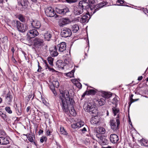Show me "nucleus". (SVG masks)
Returning a JSON list of instances; mask_svg holds the SVG:
<instances>
[{
    "label": "nucleus",
    "mask_w": 148,
    "mask_h": 148,
    "mask_svg": "<svg viewBox=\"0 0 148 148\" xmlns=\"http://www.w3.org/2000/svg\"><path fill=\"white\" fill-rule=\"evenodd\" d=\"M60 96L62 103L61 105L63 111L66 112L69 111L70 114L75 116L76 115V112L73 107L74 103V100L69 97V92L67 90L60 91Z\"/></svg>",
    "instance_id": "nucleus-1"
},
{
    "label": "nucleus",
    "mask_w": 148,
    "mask_h": 148,
    "mask_svg": "<svg viewBox=\"0 0 148 148\" xmlns=\"http://www.w3.org/2000/svg\"><path fill=\"white\" fill-rule=\"evenodd\" d=\"M84 108L85 110L92 114H97L98 111L95 103H87L84 105Z\"/></svg>",
    "instance_id": "nucleus-2"
},
{
    "label": "nucleus",
    "mask_w": 148,
    "mask_h": 148,
    "mask_svg": "<svg viewBox=\"0 0 148 148\" xmlns=\"http://www.w3.org/2000/svg\"><path fill=\"white\" fill-rule=\"evenodd\" d=\"M12 24L13 26L16 27L17 30L21 32H24L29 29L27 24L21 23L17 20L13 21Z\"/></svg>",
    "instance_id": "nucleus-3"
},
{
    "label": "nucleus",
    "mask_w": 148,
    "mask_h": 148,
    "mask_svg": "<svg viewBox=\"0 0 148 148\" xmlns=\"http://www.w3.org/2000/svg\"><path fill=\"white\" fill-rule=\"evenodd\" d=\"M107 4L106 1H103L100 3L94 5L93 8H90L88 10L89 12L90 13L91 15H92L99 9L106 5Z\"/></svg>",
    "instance_id": "nucleus-4"
},
{
    "label": "nucleus",
    "mask_w": 148,
    "mask_h": 148,
    "mask_svg": "<svg viewBox=\"0 0 148 148\" xmlns=\"http://www.w3.org/2000/svg\"><path fill=\"white\" fill-rule=\"evenodd\" d=\"M110 123L112 129L114 131L117 130L118 129L119 126L120 124L119 115H118V116L116 119H111Z\"/></svg>",
    "instance_id": "nucleus-5"
},
{
    "label": "nucleus",
    "mask_w": 148,
    "mask_h": 148,
    "mask_svg": "<svg viewBox=\"0 0 148 148\" xmlns=\"http://www.w3.org/2000/svg\"><path fill=\"white\" fill-rule=\"evenodd\" d=\"M38 34L39 33L35 29H30L27 34V38L28 39L30 40L38 36Z\"/></svg>",
    "instance_id": "nucleus-6"
},
{
    "label": "nucleus",
    "mask_w": 148,
    "mask_h": 148,
    "mask_svg": "<svg viewBox=\"0 0 148 148\" xmlns=\"http://www.w3.org/2000/svg\"><path fill=\"white\" fill-rule=\"evenodd\" d=\"M61 34L62 37L66 38L71 35L72 32L70 29L64 27L62 29Z\"/></svg>",
    "instance_id": "nucleus-7"
},
{
    "label": "nucleus",
    "mask_w": 148,
    "mask_h": 148,
    "mask_svg": "<svg viewBox=\"0 0 148 148\" xmlns=\"http://www.w3.org/2000/svg\"><path fill=\"white\" fill-rule=\"evenodd\" d=\"M34 45L35 47H39L44 45V41L42 39L36 37L34 41Z\"/></svg>",
    "instance_id": "nucleus-8"
},
{
    "label": "nucleus",
    "mask_w": 148,
    "mask_h": 148,
    "mask_svg": "<svg viewBox=\"0 0 148 148\" xmlns=\"http://www.w3.org/2000/svg\"><path fill=\"white\" fill-rule=\"evenodd\" d=\"M79 5L81 7V8H83L84 9H88V13L90 15V13L89 12L88 10L90 8H93L92 6H90L89 4L86 1H80L79 2Z\"/></svg>",
    "instance_id": "nucleus-9"
},
{
    "label": "nucleus",
    "mask_w": 148,
    "mask_h": 148,
    "mask_svg": "<svg viewBox=\"0 0 148 148\" xmlns=\"http://www.w3.org/2000/svg\"><path fill=\"white\" fill-rule=\"evenodd\" d=\"M45 12L46 15L50 17H53L55 14L54 10L51 7L47 8L45 10Z\"/></svg>",
    "instance_id": "nucleus-10"
},
{
    "label": "nucleus",
    "mask_w": 148,
    "mask_h": 148,
    "mask_svg": "<svg viewBox=\"0 0 148 148\" xmlns=\"http://www.w3.org/2000/svg\"><path fill=\"white\" fill-rule=\"evenodd\" d=\"M83 12V8H81L79 5L78 7H74L73 12L75 15H79L82 14Z\"/></svg>",
    "instance_id": "nucleus-11"
},
{
    "label": "nucleus",
    "mask_w": 148,
    "mask_h": 148,
    "mask_svg": "<svg viewBox=\"0 0 148 148\" xmlns=\"http://www.w3.org/2000/svg\"><path fill=\"white\" fill-rule=\"evenodd\" d=\"M84 124V122L81 120H78L75 123L72 124L71 126L72 128L74 129L79 128L83 126Z\"/></svg>",
    "instance_id": "nucleus-12"
},
{
    "label": "nucleus",
    "mask_w": 148,
    "mask_h": 148,
    "mask_svg": "<svg viewBox=\"0 0 148 148\" xmlns=\"http://www.w3.org/2000/svg\"><path fill=\"white\" fill-rule=\"evenodd\" d=\"M59 48V51L61 52H64L66 50V44L64 42H62L57 45Z\"/></svg>",
    "instance_id": "nucleus-13"
},
{
    "label": "nucleus",
    "mask_w": 148,
    "mask_h": 148,
    "mask_svg": "<svg viewBox=\"0 0 148 148\" xmlns=\"http://www.w3.org/2000/svg\"><path fill=\"white\" fill-rule=\"evenodd\" d=\"M110 139V142L114 144L116 143L119 140L118 136L115 134H111Z\"/></svg>",
    "instance_id": "nucleus-14"
},
{
    "label": "nucleus",
    "mask_w": 148,
    "mask_h": 148,
    "mask_svg": "<svg viewBox=\"0 0 148 148\" xmlns=\"http://www.w3.org/2000/svg\"><path fill=\"white\" fill-rule=\"evenodd\" d=\"M97 114H92V117L90 120L91 123L93 124L97 123L99 121V117L97 116Z\"/></svg>",
    "instance_id": "nucleus-15"
},
{
    "label": "nucleus",
    "mask_w": 148,
    "mask_h": 148,
    "mask_svg": "<svg viewBox=\"0 0 148 148\" xmlns=\"http://www.w3.org/2000/svg\"><path fill=\"white\" fill-rule=\"evenodd\" d=\"M12 97L10 95V92H9L5 96V102L8 104H10L12 101Z\"/></svg>",
    "instance_id": "nucleus-16"
},
{
    "label": "nucleus",
    "mask_w": 148,
    "mask_h": 148,
    "mask_svg": "<svg viewBox=\"0 0 148 148\" xmlns=\"http://www.w3.org/2000/svg\"><path fill=\"white\" fill-rule=\"evenodd\" d=\"M50 54L52 56H57L58 53L57 51L56 47V46L51 47L49 49Z\"/></svg>",
    "instance_id": "nucleus-17"
},
{
    "label": "nucleus",
    "mask_w": 148,
    "mask_h": 148,
    "mask_svg": "<svg viewBox=\"0 0 148 148\" xmlns=\"http://www.w3.org/2000/svg\"><path fill=\"white\" fill-rule=\"evenodd\" d=\"M31 23L32 27L35 29H39L41 26L40 22L37 21H33Z\"/></svg>",
    "instance_id": "nucleus-18"
},
{
    "label": "nucleus",
    "mask_w": 148,
    "mask_h": 148,
    "mask_svg": "<svg viewBox=\"0 0 148 148\" xmlns=\"http://www.w3.org/2000/svg\"><path fill=\"white\" fill-rule=\"evenodd\" d=\"M8 139L7 137H0V144L5 145L9 143Z\"/></svg>",
    "instance_id": "nucleus-19"
},
{
    "label": "nucleus",
    "mask_w": 148,
    "mask_h": 148,
    "mask_svg": "<svg viewBox=\"0 0 148 148\" xmlns=\"http://www.w3.org/2000/svg\"><path fill=\"white\" fill-rule=\"evenodd\" d=\"M100 143L103 145H107L108 143V140L106 138V137L103 136H102L100 140H98Z\"/></svg>",
    "instance_id": "nucleus-20"
},
{
    "label": "nucleus",
    "mask_w": 148,
    "mask_h": 148,
    "mask_svg": "<svg viewBox=\"0 0 148 148\" xmlns=\"http://www.w3.org/2000/svg\"><path fill=\"white\" fill-rule=\"evenodd\" d=\"M90 19V17H88L86 15H83L81 18L80 21L81 23H84L88 22Z\"/></svg>",
    "instance_id": "nucleus-21"
},
{
    "label": "nucleus",
    "mask_w": 148,
    "mask_h": 148,
    "mask_svg": "<svg viewBox=\"0 0 148 148\" xmlns=\"http://www.w3.org/2000/svg\"><path fill=\"white\" fill-rule=\"evenodd\" d=\"M69 11V9L67 8H65L61 9H58V12L59 14L63 15H64L66 14V13L68 12Z\"/></svg>",
    "instance_id": "nucleus-22"
},
{
    "label": "nucleus",
    "mask_w": 148,
    "mask_h": 148,
    "mask_svg": "<svg viewBox=\"0 0 148 148\" xmlns=\"http://www.w3.org/2000/svg\"><path fill=\"white\" fill-rule=\"evenodd\" d=\"M102 96L105 98L108 99L112 96V95L108 92H102Z\"/></svg>",
    "instance_id": "nucleus-23"
},
{
    "label": "nucleus",
    "mask_w": 148,
    "mask_h": 148,
    "mask_svg": "<svg viewBox=\"0 0 148 148\" xmlns=\"http://www.w3.org/2000/svg\"><path fill=\"white\" fill-rule=\"evenodd\" d=\"M51 36V34L48 32L45 33L44 35L45 39L46 40L48 41L50 40Z\"/></svg>",
    "instance_id": "nucleus-24"
},
{
    "label": "nucleus",
    "mask_w": 148,
    "mask_h": 148,
    "mask_svg": "<svg viewBox=\"0 0 148 148\" xmlns=\"http://www.w3.org/2000/svg\"><path fill=\"white\" fill-rule=\"evenodd\" d=\"M97 102L98 103L99 105L101 106L104 105L106 103V101L104 98H101L98 99L97 101Z\"/></svg>",
    "instance_id": "nucleus-25"
},
{
    "label": "nucleus",
    "mask_w": 148,
    "mask_h": 148,
    "mask_svg": "<svg viewBox=\"0 0 148 148\" xmlns=\"http://www.w3.org/2000/svg\"><path fill=\"white\" fill-rule=\"evenodd\" d=\"M97 131L98 133L101 134H103L106 132V130L104 128L102 127H99L98 128Z\"/></svg>",
    "instance_id": "nucleus-26"
},
{
    "label": "nucleus",
    "mask_w": 148,
    "mask_h": 148,
    "mask_svg": "<svg viewBox=\"0 0 148 148\" xmlns=\"http://www.w3.org/2000/svg\"><path fill=\"white\" fill-rule=\"evenodd\" d=\"M27 138L28 140L31 142H33L34 143V144L36 145V143L35 142H34L33 138H34V136L33 135L29 134L27 136Z\"/></svg>",
    "instance_id": "nucleus-27"
},
{
    "label": "nucleus",
    "mask_w": 148,
    "mask_h": 148,
    "mask_svg": "<svg viewBox=\"0 0 148 148\" xmlns=\"http://www.w3.org/2000/svg\"><path fill=\"white\" fill-rule=\"evenodd\" d=\"M72 31L74 33H76L79 29V27L77 25H73L72 27Z\"/></svg>",
    "instance_id": "nucleus-28"
},
{
    "label": "nucleus",
    "mask_w": 148,
    "mask_h": 148,
    "mask_svg": "<svg viewBox=\"0 0 148 148\" xmlns=\"http://www.w3.org/2000/svg\"><path fill=\"white\" fill-rule=\"evenodd\" d=\"M134 95H133L132 94L130 96V102H129L128 104L130 106L131 104L133 102L139 100V99H133V97Z\"/></svg>",
    "instance_id": "nucleus-29"
},
{
    "label": "nucleus",
    "mask_w": 148,
    "mask_h": 148,
    "mask_svg": "<svg viewBox=\"0 0 148 148\" xmlns=\"http://www.w3.org/2000/svg\"><path fill=\"white\" fill-rule=\"evenodd\" d=\"M74 72L75 71L74 70H72L71 72L67 73L66 74L67 76L69 78H71L73 77Z\"/></svg>",
    "instance_id": "nucleus-30"
},
{
    "label": "nucleus",
    "mask_w": 148,
    "mask_h": 148,
    "mask_svg": "<svg viewBox=\"0 0 148 148\" xmlns=\"http://www.w3.org/2000/svg\"><path fill=\"white\" fill-rule=\"evenodd\" d=\"M16 110L17 114L18 115H21L22 112L21 110V107H17L16 105Z\"/></svg>",
    "instance_id": "nucleus-31"
},
{
    "label": "nucleus",
    "mask_w": 148,
    "mask_h": 148,
    "mask_svg": "<svg viewBox=\"0 0 148 148\" xmlns=\"http://www.w3.org/2000/svg\"><path fill=\"white\" fill-rule=\"evenodd\" d=\"M60 133L63 135H67V133L66 131L64 128L63 127H61L60 128Z\"/></svg>",
    "instance_id": "nucleus-32"
},
{
    "label": "nucleus",
    "mask_w": 148,
    "mask_h": 148,
    "mask_svg": "<svg viewBox=\"0 0 148 148\" xmlns=\"http://www.w3.org/2000/svg\"><path fill=\"white\" fill-rule=\"evenodd\" d=\"M54 87H55L53 85H51L50 86V89L51 90L54 95L56 96L57 95V93H56V91L55 90Z\"/></svg>",
    "instance_id": "nucleus-33"
},
{
    "label": "nucleus",
    "mask_w": 148,
    "mask_h": 148,
    "mask_svg": "<svg viewBox=\"0 0 148 148\" xmlns=\"http://www.w3.org/2000/svg\"><path fill=\"white\" fill-rule=\"evenodd\" d=\"M45 64L46 69H48V70L52 72H54L55 70L53 68H50L48 64H47V62L46 61H45Z\"/></svg>",
    "instance_id": "nucleus-34"
},
{
    "label": "nucleus",
    "mask_w": 148,
    "mask_h": 148,
    "mask_svg": "<svg viewBox=\"0 0 148 148\" xmlns=\"http://www.w3.org/2000/svg\"><path fill=\"white\" fill-rule=\"evenodd\" d=\"M28 3L29 2L27 0H23L21 4L22 6L27 7L28 5Z\"/></svg>",
    "instance_id": "nucleus-35"
},
{
    "label": "nucleus",
    "mask_w": 148,
    "mask_h": 148,
    "mask_svg": "<svg viewBox=\"0 0 148 148\" xmlns=\"http://www.w3.org/2000/svg\"><path fill=\"white\" fill-rule=\"evenodd\" d=\"M112 110L114 116H115L119 111V109L116 108L115 107H113L112 108Z\"/></svg>",
    "instance_id": "nucleus-36"
},
{
    "label": "nucleus",
    "mask_w": 148,
    "mask_h": 148,
    "mask_svg": "<svg viewBox=\"0 0 148 148\" xmlns=\"http://www.w3.org/2000/svg\"><path fill=\"white\" fill-rule=\"evenodd\" d=\"M52 84L55 87L57 88H58L59 86V82L57 81H53Z\"/></svg>",
    "instance_id": "nucleus-37"
},
{
    "label": "nucleus",
    "mask_w": 148,
    "mask_h": 148,
    "mask_svg": "<svg viewBox=\"0 0 148 148\" xmlns=\"http://www.w3.org/2000/svg\"><path fill=\"white\" fill-rule=\"evenodd\" d=\"M47 60L49 64L53 66V59L51 57H48Z\"/></svg>",
    "instance_id": "nucleus-38"
},
{
    "label": "nucleus",
    "mask_w": 148,
    "mask_h": 148,
    "mask_svg": "<svg viewBox=\"0 0 148 148\" xmlns=\"http://www.w3.org/2000/svg\"><path fill=\"white\" fill-rule=\"evenodd\" d=\"M18 19L22 22H23L25 21V18L21 14L19 15L18 16Z\"/></svg>",
    "instance_id": "nucleus-39"
},
{
    "label": "nucleus",
    "mask_w": 148,
    "mask_h": 148,
    "mask_svg": "<svg viewBox=\"0 0 148 148\" xmlns=\"http://www.w3.org/2000/svg\"><path fill=\"white\" fill-rule=\"evenodd\" d=\"M47 140V137L46 136H43L41 137L40 141L41 143H43L44 141H46Z\"/></svg>",
    "instance_id": "nucleus-40"
},
{
    "label": "nucleus",
    "mask_w": 148,
    "mask_h": 148,
    "mask_svg": "<svg viewBox=\"0 0 148 148\" xmlns=\"http://www.w3.org/2000/svg\"><path fill=\"white\" fill-rule=\"evenodd\" d=\"M88 94H95L96 93L95 91L94 90L90 89L88 91Z\"/></svg>",
    "instance_id": "nucleus-41"
},
{
    "label": "nucleus",
    "mask_w": 148,
    "mask_h": 148,
    "mask_svg": "<svg viewBox=\"0 0 148 148\" xmlns=\"http://www.w3.org/2000/svg\"><path fill=\"white\" fill-rule=\"evenodd\" d=\"M63 23L64 25L67 24L69 22V20L66 18H63L62 20Z\"/></svg>",
    "instance_id": "nucleus-42"
},
{
    "label": "nucleus",
    "mask_w": 148,
    "mask_h": 148,
    "mask_svg": "<svg viewBox=\"0 0 148 148\" xmlns=\"http://www.w3.org/2000/svg\"><path fill=\"white\" fill-rule=\"evenodd\" d=\"M5 110L9 114H11L12 113V111L10 109V108L9 107H7L5 108Z\"/></svg>",
    "instance_id": "nucleus-43"
},
{
    "label": "nucleus",
    "mask_w": 148,
    "mask_h": 148,
    "mask_svg": "<svg viewBox=\"0 0 148 148\" xmlns=\"http://www.w3.org/2000/svg\"><path fill=\"white\" fill-rule=\"evenodd\" d=\"M1 118L5 121H7V116L5 114L3 113L1 116Z\"/></svg>",
    "instance_id": "nucleus-44"
},
{
    "label": "nucleus",
    "mask_w": 148,
    "mask_h": 148,
    "mask_svg": "<svg viewBox=\"0 0 148 148\" xmlns=\"http://www.w3.org/2000/svg\"><path fill=\"white\" fill-rule=\"evenodd\" d=\"M88 4L89 5H92L94 4L95 3V0H88Z\"/></svg>",
    "instance_id": "nucleus-45"
},
{
    "label": "nucleus",
    "mask_w": 148,
    "mask_h": 148,
    "mask_svg": "<svg viewBox=\"0 0 148 148\" xmlns=\"http://www.w3.org/2000/svg\"><path fill=\"white\" fill-rule=\"evenodd\" d=\"M80 131H81L82 133H85V132L87 131L86 128V127H84L83 128L81 129Z\"/></svg>",
    "instance_id": "nucleus-46"
},
{
    "label": "nucleus",
    "mask_w": 148,
    "mask_h": 148,
    "mask_svg": "<svg viewBox=\"0 0 148 148\" xmlns=\"http://www.w3.org/2000/svg\"><path fill=\"white\" fill-rule=\"evenodd\" d=\"M5 133L4 130L2 129H0V136L5 135Z\"/></svg>",
    "instance_id": "nucleus-47"
},
{
    "label": "nucleus",
    "mask_w": 148,
    "mask_h": 148,
    "mask_svg": "<svg viewBox=\"0 0 148 148\" xmlns=\"http://www.w3.org/2000/svg\"><path fill=\"white\" fill-rule=\"evenodd\" d=\"M66 1L68 3H71L76 2L77 0H66Z\"/></svg>",
    "instance_id": "nucleus-48"
},
{
    "label": "nucleus",
    "mask_w": 148,
    "mask_h": 148,
    "mask_svg": "<svg viewBox=\"0 0 148 148\" xmlns=\"http://www.w3.org/2000/svg\"><path fill=\"white\" fill-rule=\"evenodd\" d=\"M101 134H99V133H98L96 134V137L98 138L99 140H100V139H101V138L102 137V136H103L101 135Z\"/></svg>",
    "instance_id": "nucleus-49"
},
{
    "label": "nucleus",
    "mask_w": 148,
    "mask_h": 148,
    "mask_svg": "<svg viewBox=\"0 0 148 148\" xmlns=\"http://www.w3.org/2000/svg\"><path fill=\"white\" fill-rule=\"evenodd\" d=\"M65 61L68 64H71V63L72 62L70 58L68 60L66 59Z\"/></svg>",
    "instance_id": "nucleus-50"
},
{
    "label": "nucleus",
    "mask_w": 148,
    "mask_h": 148,
    "mask_svg": "<svg viewBox=\"0 0 148 148\" xmlns=\"http://www.w3.org/2000/svg\"><path fill=\"white\" fill-rule=\"evenodd\" d=\"M38 69L37 70V71L38 72H40L41 71V69H42V67L41 66H40L39 65V63L38 62Z\"/></svg>",
    "instance_id": "nucleus-51"
},
{
    "label": "nucleus",
    "mask_w": 148,
    "mask_h": 148,
    "mask_svg": "<svg viewBox=\"0 0 148 148\" xmlns=\"http://www.w3.org/2000/svg\"><path fill=\"white\" fill-rule=\"evenodd\" d=\"M56 145L57 146V148H62L61 146L59 144V143H58L56 141Z\"/></svg>",
    "instance_id": "nucleus-52"
},
{
    "label": "nucleus",
    "mask_w": 148,
    "mask_h": 148,
    "mask_svg": "<svg viewBox=\"0 0 148 148\" xmlns=\"http://www.w3.org/2000/svg\"><path fill=\"white\" fill-rule=\"evenodd\" d=\"M59 25L60 27H63L65 25L63 23V22L62 21L60 22V23H59Z\"/></svg>",
    "instance_id": "nucleus-53"
},
{
    "label": "nucleus",
    "mask_w": 148,
    "mask_h": 148,
    "mask_svg": "<svg viewBox=\"0 0 148 148\" xmlns=\"http://www.w3.org/2000/svg\"><path fill=\"white\" fill-rule=\"evenodd\" d=\"M77 87L79 88H81L82 87V85L81 84V83H80L79 82H78L77 85Z\"/></svg>",
    "instance_id": "nucleus-54"
},
{
    "label": "nucleus",
    "mask_w": 148,
    "mask_h": 148,
    "mask_svg": "<svg viewBox=\"0 0 148 148\" xmlns=\"http://www.w3.org/2000/svg\"><path fill=\"white\" fill-rule=\"evenodd\" d=\"M51 132L49 130H47V136H49L51 134Z\"/></svg>",
    "instance_id": "nucleus-55"
},
{
    "label": "nucleus",
    "mask_w": 148,
    "mask_h": 148,
    "mask_svg": "<svg viewBox=\"0 0 148 148\" xmlns=\"http://www.w3.org/2000/svg\"><path fill=\"white\" fill-rule=\"evenodd\" d=\"M60 62H61V61L60 60V61H58L57 62V64L58 65V66L59 67H61L62 66L61 65L59 64V63L60 64Z\"/></svg>",
    "instance_id": "nucleus-56"
},
{
    "label": "nucleus",
    "mask_w": 148,
    "mask_h": 148,
    "mask_svg": "<svg viewBox=\"0 0 148 148\" xmlns=\"http://www.w3.org/2000/svg\"><path fill=\"white\" fill-rule=\"evenodd\" d=\"M118 2L120 4H123L124 3V1L123 0H118Z\"/></svg>",
    "instance_id": "nucleus-57"
},
{
    "label": "nucleus",
    "mask_w": 148,
    "mask_h": 148,
    "mask_svg": "<svg viewBox=\"0 0 148 148\" xmlns=\"http://www.w3.org/2000/svg\"><path fill=\"white\" fill-rule=\"evenodd\" d=\"M43 130L41 129L39 131V135L42 134L43 133Z\"/></svg>",
    "instance_id": "nucleus-58"
},
{
    "label": "nucleus",
    "mask_w": 148,
    "mask_h": 148,
    "mask_svg": "<svg viewBox=\"0 0 148 148\" xmlns=\"http://www.w3.org/2000/svg\"><path fill=\"white\" fill-rule=\"evenodd\" d=\"M143 76H139L138 77V80L139 81H140V80H141L142 79H143Z\"/></svg>",
    "instance_id": "nucleus-59"
},
{
    "label": "nucleus",
    "mask_w": 148,
    "mask_h": 148,
    "mask_svg": "<svg viewBox=\"0 0 148 148\" xmlns=\"http://www.w3.org/2000/svg\"><path fill=\"white\" fill-rule=\"evenodd\" d=\"M113 101H114V103H117V99L116 98H114V99H113Z\"/></svg>",
    "instance_id": "nucleus-60"
},
{
    "label": "nucleus",
    "mask_w": 148,
    "mask_h": 148,
    "mask_svg": "<svg viewBox=\"0 0 148 148\" xmlns=\"http://www.w3.org/2000/svg\"><path fill=\"white\" fill-rule=\"evenodd\" d=\"M31 107L30 106H28L27 107V109H26V111L27 112H28L30 109Z\"/></svg>",
    "instance_id": "nucleus-61"
},
{
    "label": "nucleus",
    "mask_w": 148,
    "mask_h": 148,
    "mask_svg": "<svg viewBox=\"0 0 148 148\" xmlns=\"http://www.w3.org/2000/svg\"><path fill=\"white\" fill-rule=\"evenodd\" d=\"M144 12H145V13L146 14V13L148 14V10L147 9H145L144 10Z\"/></svg>",
    "instance_id": "nucleus-62"
},
{
    "label": "nucleus",
    "mask_w": 148,
    "mask_h": 148,
    "mask_svg": "<svg viewBox=\"0 0 148 148\" xmlns=\"http://www.w3.org/2000/svg\"><path fill=\"white\" fill-rule=\"evenodd\" d=\"M11 51H12V52H13V54L14 53V47H12V49H11Z\"/></svg>",
    "instance_id": "nucleus-63"
},
{
    "label": "nucleus",
    "mask_w": 148,
    "mask_h": 148,
    "mask_svg": "<svg viewBox=\"0 0 148 148\" xmlns=\"http://www.w3.org/2000/svg\"><path fill=\"white\" fill-rule=\"evenodd\" d=\"M42 102H43V103H44L45 104H46L47 102L45 100H44V99L43 100Z\"/></svg>",
    "instance_id": "nucleus-64"
}]
</instances>
